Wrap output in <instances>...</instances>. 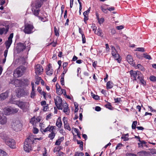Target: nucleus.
Wrapping results in <instances>:
<instances>
[{"mask_svg": "<svg viewBox=\"0 0 156 156\" xmlns=\"http://www.w3.org/2000/svg\"><path fill=\"white\" fill-rule=\"evenodd\" d=\"M113 56L115 58V59L118 62H120L121 61V58L120 57L118 53H117L115 55Z\"/></svg>", "mask_w": 156, "mask_h": 156, "instance_id": "cd10ccee", "label": "nucleus"}, {"mask_svg": "<svg viewBox=\"0 0 156 156\" xmlns=\"http://www.w3.org/2000/svg\"><path fill=\"white\" fill-rule=\"evenodd\" d=\"M13 35V33L11 34L8 38V40L5 43V44L7 49H8L10 47L12 42V38Z\"/></svg>", "mask_w": 156, "mask_h": 156, "instance_id": "9b49d317", "label": "nucleus"}, {"mask_svg": "<svg viewBox=\"0 0 156 156\" xmlns=\"http://www.w3.org/2000/svg\"><path fill=\"white\" fill-rule=\"evenodd\" d=\"M57 156H66V155L65 154L61 152L57 154Z\"/></svg>", "mask_w": 156, "mask_h": 156, "instance_id": "3c124183", "label": "nucleus"}, {"mask_svg": "<svg viewBox=\"0 0 156 156\" xmlns=\"http://www.w3.org/2000/svg\"><path fill=\"white\" fill-rule=\"evenodd\" d=\"M62 104V109H63V112L66 115H69L70 110L68 107V105L66 102H63Z\"/></svg>", "mask_w": 156, "mask_h": 156, "instance_id": "f8f14e48", "label": "nucleus"}, {"mask_svg": "<svg viewBox=\"0 0 156 156\" xmlns=\"http://www.w3.org/2000/svg\"><path fill=\"white\" fill-rule=\"evenodd\" d=\"M90 7L86 11H85L83 12V15L88 16V14L89 13L90 10Z\"/></svg>", "mask_w": 156, "mask_h": 156, "instance_id": "4c0bfd02", "label": "nucleus"}, {"mask_svg": "<svg viewBox=\"0 0 156 156\" xmlns=\"http://www.w3.org/2000/svg\"><path fill=\"white\" fill-rule=\"evenodd\" d=\"M84 154L81 152H76L75 153V156H83Z\"/></svg>", "mask_w": 156, "mask_h": 156, "instance_id": "2f4dec72", "label": "nucleus"}, {"mask_svg": "<svg viewBox=\"0 0 156 156\" xmlns=\"http://www.w3.org/2000/svg\"><path fill=\"white\" fill-rule=\"evenodd\" d=\"M64 126L66 129L69 131L71 130V128L69 127V124H68V123L64 124Z\"/></svg>", "mask_w": 156, "mask_h": 156, "instance_id": "473e14b6", "label": "nucleus"}, {"mask_svg": "<svg viewBox=\"0 0 156 156\" xmlns=\"http://www.w3.org/2000/svg\"><path fill=\"white\" fill-rule=\"evenodd\" d=\"M7 154L5 151L0 149V156H7Z\"/></svg>", "mask_w": 156, "mask_h": 156, "instance_id": "c85d7f7f", "label": "nucleus"}, {"mask_svg": "<svg viewBox=\"0 0 156 156\" xmlns=\"http://www.w3.org/2000/svg\"><path fill=\"white\" fill-rule=\"evenodd\" d=\"M67 65H68V63H67L66 62H64L63 63V65H62L63 67V69H64L67 66Z\"/></svg>", "mask_w": 156, "mask_h": 156, "instance_id": "338daca9", "label": "nucleus"}, {"mask_svg": "<svg viewBox=\"0 0 156 156\" xmlns=\"http://www.w3.org/2000/svg\"><path fill=\"white\" fill-rule=\"evenodd\" d=\"M48 108V105L46 104L45 105H44L43 106V110L44 111H47V109Z\"/></svg>", "mask_w": 156, "mask_h": 156, "instance_id": "de8ad7c7", "label": "nucleus"}, {"mask_svg": "<svg viewBox=\"0 0 156 156\" xmlns=\"http://www.w3.org/2000/svg\"><path fill=\"white\" fill-rule=\"evenodd\" d=\"M9 27L8 26L5 27V28H0V34L2 35L3 33L6 34L8 31Z\"/></svg>", "mask_w": 156, "mask_h": 156, "instance_id": "2eb2a0df", "label": "nucleus"}, {"mask_svg": "<svg viewBox=\"0 0 156 156\" xmlns=\"http://www.w3.org/2000/svg\"><path fill=\"white\" fill-rule=\"evenodd\" d=\"M5 139L6 144L12 148H15V141L13 139L7 138Z\"/></svg>", "mask_w": 156, "mask_h": 156, "instance_id": "1a4fd4ad", "label": "nucleus"}, {"mask_svg": "<svg viewBox=\"0 0 156 156\" xmlns=\"http://www.w3.org/2000/svg\"><path fill=\"white\" fill-rule=\"evenodd\" d=\"M136 51L144 52V49L143 48H137L136 50Z\"/></svg>", "mask_w": 156, "mask_h": 156, "instance_id": "58836bf2", "label": "nucleus"}, {"mask_svg": "<svg viewBox=\"0 0 156 156\" xmlns=\"http://www.w3.org/2000/svg\"><path fill=\"white\" fill-rule=\"evenodd\" d=\"M95 110L97 111H99L101 110V108L99 106H96L95 107Z\"/></svg>", "mask_w": 156, "mask_h": 156, "instance_id": "680f3d73", "label": "nucleus"}, {"mask_svg": "<svg viewBox=\"0 0 156 156\" xmlns=\"http://www.w3.org/2000/svg\"><path fill=\"white\" fill-rule=\"evenodd\" d=\"M56 127L55 126H48L45 129H41V131H43L44 132H46L48 131L51 132L54 129H55Z\"/></svg>", "mask_w": 156, "mask_h": 156, "instance_id": "4468645a", "label": "nucleus"}, {"mask_svg": "<svg viewBox=\"0 0 156 156\" xmlns=\"http://www.w3.org/2000/svg\"><path fill=\"white\" fill-rule=\"evenodd\" d=\"M126 156H135L136 155L133 154L127 153L126 154Z\"/></svg>", "mask_w": 156, "mask_h": 156, "instance_id": "774afa93", "label": "nucleus"}, {"mask_svg": "<svg viewBox=\"0 0 156 156\" xmlns=\"http://www.w3.org/2000/svg\"><path fill=\"white\" fill-rule=\"evenodd\" d=\"M8 49H6L4 51V56L5 57V58H6V57L7 56L8 51Z\"/></svg>", "mask_w": 156, "mask_h": 156, "instance_id": "4d7b16f0", "label": "nucleus"}, {"mask_svg": "<svg viewBox=\"0 0 156 156\" xmlns=\"http://www.w3.org/2000/svg\"><path fill=\"white\" fill-rule=\"evenodd\" d=\"M38 130L36 128H34L33 129V133L35 134H36L38 133Z\"/></svg>", "mask_w": 156, "mask_h": 156, "instance_id": "5fc2aeb1", "label": "nucleus"}, {"mask_svg": "<svg viewBox=\"0 0 156 156\" xmlns=\"http://www.w3.org/2000/svg\"><path fill=\"white\" fill-rule=\"evenodd\" d=\"M4 114L8 115L12 113L11 107L5 108L4 109Z\"/></svg>", "mask_w": 156, "mask_h": 156, "instance_id": "a211bd4d", "label": "nucleus"}, {"mask_svg": "<svg viewBox=\"0 0 156 156\" xmlns=\"http://www.w3.org/2000/svg\"><path fill=\"white\" fill-rule=\"evenodd\" d=\"M63 121L64 124L67 123V117H64L63 119Z\"/></svg>", "mask_w": 156, "mask_h": 156, "instance_id": "8fccbe9b", "label": "nucleus"}, {"mask_svg": "<svg viewBox=\"0 0 156 156\" xmlns=\"http://www.w3.org/2000/svg\"><path fill=\"white\" fill-rule=\"evenodd\" d=\"M41 105L42 106L45 105H46V102L45 101H43L41 102Z\"/></svg>", "mask_w": 156, "mask_h": 156, "instance_id": "052dcab7", "label": "nucleus"}, {"mask_svg": "<svg viewBox=\"0 0 156 156\" xmlns=\"http://www.w3.org/2000/svg\"><path fill=\"white\" fill-rule=\"evenodd\" d=\"M64 139V137H61L58 139L56 141L55 144L57 145H59L61 143L63 140Z\"/></svg>", "mask_w": 156, "mask_h": 156, "instance_id": "b1692460", "label": "nucleus"}, {"mask_svg": "<svg viewBox=\"0 0 156 156\" xmlns=\"http://www.w3.org/2000/svg\"><path fill=\"white\" fill-rule=\"evenodd\" d=\"M94 33L98 36H100L101 37H103V34L102 33V30L101 29L98 28L97 30V31L96 30H95L94 31Z\"/></svg>", "mask_w": 156, "mask_h": 156, "instance_id": "6ab92c4d", "label": "nucleus"}, {"mask_svg": "<svg viewBox=\"0 0 156 156\" xmlns=\"http://www.w3.org/2000/svg\"><path fill=\"white\" fill-rule=\"evenodd\" d=\"M74 0H70V6L71 8H72L73 5Z\"/></svg>", "mask_w": 156, "mask_h": 156, "instance_id": "e2e57ef3", "label": "nucleus"}, {"mask_svg": "<svg viewBox=\"0 0 156 156\" xmlns=\"http://www.w3.org/2000/svg\"><path fill=\"white\" fill-rule=\"evenodd\" d=\"M56 126L58 128L61 127L62 125V123L61 121V120L60 118H58L56 122Z\"/></svg>", "mask_w": 156, "mask_h": 156, "instance_id": "412c9836", "label": "nucleus"}, {"mask_svg": "<svg viewBox=\"0 0 156 156\" xmlns=\"http://www.w3.org/2000/svg\"><path fill=\"white\" fill-rule=\"evenodd\" d=\"M34 31V27L32 24L27 23L25 25L23 31L25 34H30Z\"/></svg>", "mask_w": 156, "mask_h": 156, "instance_id": "7ed1b4c3", "label": "nucleus"}, {"mask_svg": "<svg viewBox=\"0 0 156 156\" xmlns=\"http://www.w3.org/2000/svg\"><path fill=\"white\" fill-rule=\"evenodd\" d=\"M39 18L43 22H45L47 21V19L46 18H43L40 16H38Z\"/></svg>", "mask_w": 156, "mask_h": 156, "instance_id": "a18cd8bd", "label": "nucleus"}, {"mask_svg": "<svg viewBox=\"0 0 156 156\" xmlns=\"http://www.w3.org/2000/svg\"><path fill=\"white\" fill-rule=\"evenodd\" d=\"M143 56L146 59L150 60L151 59V58L150 55H147L146 53H144L143 54Z\"/></svg>", "mask_w": 156, "mask_h": 156, "instance_id": "c756f323", "label": "nucleus"}, {"mask_svg": "<svg viewBox=\"0 0 156 156\" xmlns=\"http://www.w3.org/2000/svg\"><path fill=\"white\" fill-rule=\"evenodd\" d=\"M55 135V133L54 130L52 131L51 133L49 134L48 137L50 138V139H53Z\"/></svg>", "mask_w": 156, "mask_h": 156, "instance_id": "393cba45", "label": "nucleus"}, {"mask_svg": "<svg viewBox=\"0 0 156 156\" xmlns=\"http://www.w3.org/2000/svg\"><path fill=\"white\" fill-rule=\"evenodd\" d=\"M42 5V3L39 1H37L35 4V7L32 9V11L34 15L37 16L39 14V8H40Z\"/></svg>", "mask_w": 156, "mask_h": 156, "instance_id": "39448f33", "label": "nucleus"}, {"mask_svg": "<svg viewBox=\"0 0 156 156\" xmlns=\"http://www.w3.org/2000/svg\"><path fill=\"white\" fill-rule=\"evenodd\" d=\"M91 28L92 29L93 31H94L95 30H96L97 27L95 26L94 25H93V26H91Z\"/></svg>", "mask_w": 156, "mask_h": 156, "instance_id": "0e129e2a", "label": "nucleus"}, {"mask_svg": "<svg viewBox=\"0 0 156 156\" xmlns=\"http://www.w3.org/2000/svg\"><path fill=\"white\" fill-rule=\"evenodd\" d=\"M26 48V45L24 43H20L17 47V50L18 52L23 51Z\"/></svg>", "mask_w": 156, "mask_h": 156, "instance_id": "ddd939ff", "label": "nucleus"}, {"mask_svg": "<svg viewBox=\"0 0 156 156\" xmlns=\"http://www.w3.org/2000/svg\"><path fill=\"white\" fill-rule=\"evenodd\" d=\"M138 79L139 80L140 82L143 86H144L146 85V82L144 79V77L142 74V76H140V77Z\"/></svg>", "mask_w": 156, "mask_h": 156, "instance_id": "4be33fe9", "label": "nucleus"}, {"mask_svg": "<svg viewBox=\"0 0 156 156\" xmlns=\"http://www.w3.org/2000/svg\"><path fill=\"white\" fill-rule=\"evenodd\" d=\"M17 104L24 112H26L29 107V103L27 102L20 101L18 102Z\"/></svg>", "mask_w": 156, "mask_h": 156, "instance_id": "20e7f679", "label": "nucleus"}, {"mask_svg": "<svg viewBox=\"0 0 156 156\" xmlns=\"http://www.w3.org/2000/svg\"><path fill=\"white\" fill-rule=\"evenodd\" d=\"M34 142V139L32 136H29L24 142V149L27 152H29L32 150V144Z\"/></svg>", "mask_w": 156, "mask_h": 156, "instance_id": "f257e3e1", "label": "nucleus"}, {"mask_svg": "<svg viewBox=\"0 0 156 156\" xmlns=\"http://www.w3.org/2000/svg\"><path fill=\"white\" fill-rule=\"evenodd\" d=\"M50 64L48 65V67L47 69L46 74L49 76H51L53 73V70L52 69L51 67L50 66Z\"/></svg>", "mask_w": 156, "mask_h": 156, "instance_id": "dca6fc26", "label": "nucleus"}, {"mask_svg": "<svg viewBox=\"0 0 156 156\" xmlns=\"http://www.w3.org/2000/svg\"><path fill=\"white\" fill-rule=\"evenodd\" d=\"M61 83L62 85H64V77H62L61 79Z\"/></svg>", "mask_w": 156, "mask_h": 156, "instance_id": "6e6d98bb", "label": "nucleus"}, {"mask_svg": "<svg viewBox=\"0 0 156 156\" xmlns=\"http://www.w3.org/2000/svg\"><path fill=\"white\" fill-rule=\"evenodd\" d=\"M97 18L98 20V22L100 24H101L104 21V20L103 18H102L100 19L98 16Z\"/></svg>", "mask_w": 156, "mask_h": 156, "instance_id": "a19ab883", "label": "nucleus"}, {"mask_svg": "<svg viewBox=\"0 0 156 156\" xmlns=\"http://www.w3.org/2000/svg\"><path fill=\"white\" fill-rule=\"evenodd\" d=\"M116 29H118V30H121L123 28V27L122 26H118L116 27Z\"/></svg>", "mask_w": 156, "mask_h": 156, "instance_id": "13d9d810", "label": "nucleus"}, {"mask_svg": "<svg viewBox=\"0 0 156 156\" xmlns=\"http://www.w3.org/2000/svg\"><path fill=\"white\" fill-rule=\"evenodd\" d=\"M63 90H60V89H57L56 90V93L58 94H62L63 93V92L62 91Z\"/></svg>", "mask_w": 156, "mask_h": 156, "instance_id": "37998d69", "label": "nucleus"}, {"mask_svg": "<svg viewBox=\"0 0 156 156\" xmlns=\"http://www.w3.org/2000/svg\"><path fill=\"white\" fill-rule=\"evenodd\" d=\"M36 95L34 91L32 90L30 94V97L32 98H34Z\"/></svg>", "mask_w": 156, "mask_h": 156, "instance_id": "ea45409f", "label": "nucleus"}, {"mask_svg": "<svg viewBox=\"0 0 156 156\" xmlns=\"http://www.w3.org/2000/svg\"><path fill=\"white\" fill-rule=\"evenodd\" d=\"M126 59L128 62L130 64L133 63V59L132 56L130 55H128L126 57Z\"/></svg>", "mask_w": 156, "mask_h": 156, "instance_id": "aec40b11", "label": "nucleus"}, {"mask_svg": "<svg viewBox=\"0 0 156 156\" xmlns=\"http://www.w3.org/2000/svg\"><path fill=\"white\" fill-rule=\"evenodd\" d=\"M60 148L59 147H55L53 150V152L54 153H56V155L57 154H58V153H59V152H61L60 151Z\"/></svg>", "mask_w": 156, "mask_h": 156, "instance_id": "bb28decb", "label": "nucleus"}, {"mask_svg": "<svg viewBox=\"0 0 156 156\" xmlns=\"http://www.w3.org/2000/svg\"><path fill=\"white\" fill-rule=\"evenodd\" d=\"M122 145H123L122 144L119 143L117 145L116 147V149H120L121 148V147L122 146Z\"/></svg>", "mask_w": 156, "mask_h": 156, "instance_id": "c03bdc74", "label": "nucleus"}, {"mask_svg": "<svg viewBox=\"0 0 156 156\" xmlns=\"http://www.w3.org/2000/svg\"><path fill=\"white\" fill-rule=\"evenodd\" d=\"M129 73L131 77L133 78L134 80H136L137 77V79H138L140 77V76H142V74L139 71H133L131 70Z\"/></svg>", "mask_w": 156, "mask_h": 156, "instance_id": "423d86ee", "label": "nucleus"}, {"mask_svg": "<svg viewBox=\"0 0 156 156\" xmlns=\"http://www.w3.org/2000/svg\"><path fill=\"white\" fill-rule=\"evenodd\" d=\"M137 124V122L136 121H135L133 122L132 126V128L133 129H134L136 128Z\"/></svg>", "mask_w": 156, "mask_h": 156, "instance_id": "72a5a7b5", "label": "nucleus"}, {"mask_svg": "<svg viewBox=\"0 0 156 156\" xmlns=\"http://www.w3.org/2000/svg\"><path fill=\"white\" fill-rule=\"evenodd\" d=\"M36 122V119L34 117L31 118L30 121V123L32 124L33 125H34L35 123Z\"/></svg>", "mask_w": 156, "mask_h": 156, "instance_id": "7c9ffc66", "label": "nucleus"}, {"mask_svg": "<svg viewBox=\"0 0 156 156\" xmlns=\"http://www.w3.org/2000/svg\"><path fill=\"white\" fill-rule=\"evenodd\" d=\"M107 9L110 11H113L114 10L115 8L114 7H111L108 8Z\"/></svg>", "mask_w": 156, "mask_h": 156, "instance_id": "bf43d9fd", "label": "nucleus"}, {"mask_svg": "<svg viewBox=\"0 0 156 156\" xmlns=\"http://www.w3.org/2000/svg\"><path fill=\"white\" fill-rule=\"evenodd\" d=\"M137 67L138 68L140 69V70L144 71V68L143 67V66L141 65L140 64H138L137 66Z\"/></svg>", "mask_w": 156, "mask_h": 156, "instance_id": "e433bc0d", "label": "nucleus"}, {"mask_svg": "<svg viewBox=\"0 0 156 156\" xmlns=\"http://www.w3.org/2000/svg\"><path fill=\"white\" fill-rule=\"evenodd\" d=\"M101 8L102 10V11L104 12L105 13H107V9H104L103 8V7H102V6H101Z\"/></svg>", "mask_w": 156, "mask_h": 156, "instance_id": "603ef678", "label": "nucleus"}, {"mask_svg": "<svg viewBox=\"0 0 156 156\" xmlns=\"http://www.w3.org/2000/svg\"><path fill=\"white\" fill-rule=\"evenodd\" d=\"M92 97L94 99L96 100H98L99 98V97L97 95H92Z\"/></svg>", "mask_w": 156, "mask_h": 156, "instance_id": "09e8293b", "label": "nucleus"}, {"mask_svg": "<svg viewBox=\"0 0 156 156\" xmlns=\"http://www.w3.org/2000/svg\"><path fill=\"white\" fill-rule=\"evenodd\" d=\"M12 128L16 131L20 130L22 127V125L19 121H17L13 122L12 124Z\"/></svg>", "mask_w": 156, "mask_h": 156, "instance_id": "6e6552de", "label": "nucleus"}, {"mask_svg": "<svg viewBox=\"0 0 156 156\" xmlns=\"http://www.w3.org/2000/svg\"><path fill=\"white\" fill-rule=\"evenodd\" d=\"M107 89H109L112 88L113 87V83L111 81H108L106 84Z\"/></svg>", "mask_w": 156, "mask_h": 156, "instance_id": "a878e982", "label": "nucleus"}, {"mask_svg": "<svg viewBox=\"0 0 156 156\" xmlns=\"http://www.w3.org/2000/svg\"><path fill=\"white\" fill-rule=\"evenodd\" d=\"M54 30H55V35L56 36H58L59 35V34L58 31L57 30V29L55 27H54Z\"/></svg>", "mask_w": 156, "mask_h": 156, "instance_id": "864d4df0", "label": "nucleus"}, {"mask_svg": "<svg viewBox=\"0 0 156 156\" xmlns=\"http://www.w3.org/2000/svg\"><path fill=\"white\" fill-rule=\"evenodd\" d=\"M117 53L116 51H112V54L113 56L115 55Z\"/></svg>", "mask_w": 156, "mask_h": 156, "instance_id": "69168bd1", "label": "nucleus"}, {"mask_svg": "<svg viewBox=\"0 0 156 156\" xmlns=\"http://www.w3.org/2000/svg\"><path fill=\"white\" fill-rule=\"evenodd\" d=\"M8 96V93L6 92L0 94V100L5 99Z\"/></svg>", "mask_w": 156, "mask_h": 156, "instance_id": "f3484780", "label": "nucleus"}, {"mask_svg": "<svg viewBox=\"0 0 156 156\" xmlns=\"http://www.w3.org/2000/svg\"><path fill=\"white\" fill-rule=\"evenodd\" d=\"M26 68L23 66L18 67L14 71L13 75L15 77L21 76L24 73Z\"/></svg>", "mask_w": 156, "mask_h": 156, "instance_id": "f03ea898", "label": "nucleus"}, {"mask_svg": "<svg viewBox=\"0 0 156 156\" xmlns=\"http://www.w3.org/2000/svg\"><path fill=\"white\" fill-rule=\"evenodd\" d=\"M35 73L36 75L41 74L43 71V69L42 66L40 65H37L35 67Z\"/></svg>", "mask_w": 156, "mask_h": 156, "instance_id": "9d476101", "label": "nucleus"}, {"mask_svg": "<svg viewBox=\"0 0 156 156\" xmlns=\"http://www.w3.org/2000/svg\"><path fill=\"white\" fill-rule=\"evenodd\" d=\"M150 80L153 82H154L156 81V77L153 76H151L150 77Z\"/></svg>", "mask_w": 156, "mask_h": 156, "instance_id": "c9c22d12", "label": "nucleus"}, {"mask_svg": "<svg viewBox=\"0 0 156 156\" xmlns=\"http://www.w3.org/2000/svg\"><path fill=\"white\" fill-rule=\"evenodd\" d=\"M82 38L83 43H86V38L84 34H82Z\"/></svg>", "mask_w": 156, "mask_h": 156, "instance_id": "79ce46f5", "label": "nucleus"}, {"mask_svg": "<svg viewBox=\"0 0 156 156\" xmlns=\"http://www.w3.org/2000/svg\"><path fill=\"white\" fill-rule=\"evenodd\" d=\"M12 113H17L18 111V109L16 108H13L11 107Z\"/></svg>", "mask_w": 156, "mask_h": 156, "instance_id": "f704fd0d", "label": "nucleus"}, {"mask_svg": "<svg viewBox=\"0 0 156 156\" xmlns=\"http://www.w3.org/2000/svg\"><path fill=\"white\" fill-rule=\"evenodd\" d=\"M15 84L16 87H19L22 85L21 81L20 80H16L15 81Z\"/></svg>", "mask_w": 156, "mask_h": 156, "instance_id": "5701e85b", "label": "nucleus"}, {"mask_svg": "<svg viewBox=\"0 0 156 156\" xmlns=\"http://www.w3.org/2000/svg\"><path fill=\"white\" fill-rule=\"evenodd\" d=\"M21 91H23L22 90H21L20 89H18L17 91L18 92V94H17V95L18 96V97L22 95V93L20 92Z\"/></svg>", "mask_w": 156, "mask_h": 156, "instance_id": "49530a36", "label": "nucleus"}, {"mask_svg": "<svg viewBox=\"0 0 156 156\" xmlns=\"http://www.w3.org/2000/svg\"><path fill=\"white\" fill-rule=\"evenodd\" d=\"M54 101L57 108L59 109L62 110V100L59 96L56 97L54 99Z\"/></svg>", "mask_w": 156, "mask_h": 156, "instance_id": "0eeeda50", "label": "nucleus"}]
</instances>
